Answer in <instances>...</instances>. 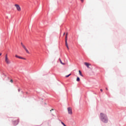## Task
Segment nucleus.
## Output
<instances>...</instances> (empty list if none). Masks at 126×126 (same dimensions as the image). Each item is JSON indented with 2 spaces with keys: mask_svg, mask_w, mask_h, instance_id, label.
Wrapping results in <instances>:
<instances>
[{
  "mask_svg": "<svg viewBox=\"0 0 126 126\" xmlns=\"http://www.w3.org/2000/svg\"><path fill=\"white\" fill-rule=\"evenodd\" d=\"M100 120L103 122V123H104L105 124H107L108 123V117H107V115L106 114L101 113L100 115Z\"/></svg>",
  "mask_w": 126,
  "mask_h": 126,
  "instance_id": "nucleus-1",
  "label": "nucleus"
},
{
  "mask_svg": "<svg viewBox=\"0 0 126 126\" xmlns=\"http://www.w3.org/2000/svg\"><path fill=\"white\" fill-rule=\"evenodd\" d=\"M65 45L68 50H69V48L68 47V45L67 44V32L66 34L65 38Z\"/></svg>",
  "mask_w": 126,
  "mask_h": 126,
  "instance_id": "nucleus-2",
  "label": "nucleus"
},
{
  "mask_svg": "<svg viewBox=\"0 0 126 126\" xmlns=\"http://www.w3.org/2000/svg\"><path fill=\"white\" fill-rule=\"evenodd\" d=\"M15 7H16L18 11H21V7H20V6L19 5V4H15Z\"/></svg>",
  "mask_w": 126,
  "mask_h": 126,
  "instance_id": "nucleus-3",
  "label": "nucleus"
},
{
  "mask_svg": "<svg viewBox=\"0 0 126 126\" xmlns=\"http://www.w3.org/2000/svg\"><path fill=\"white\" fill-rule=\"evenodd\" d=\"M67 111L69 115H72V109H71V107H68Z\"/></svg>",
  "mask_w": 126,
  "mask_h": 126,
  "instance_id": "nucleus-4",
  "label": "nucleus"
},
{
  "mask_svg": "<svg viewBox=\"0 0 126 126\" xmlns=\"http://www.w3.org/2000/svg\"><path fill=\"white\" fill-rule=\"evenodd\" d=\"M5 62L7 64H9V63H10V61L8 58H5Z\"/></svg>",
  "mask_w": 126,
  "mask_h": 126,
  "instance_id": "nucleus-5",
  "label": "nucleus"
},
{
  "mask_svg": "<svg viewBox=\"0 0 126 126\" xmlns=\"http://www.w3.org/2000/svg\"><path fill=\"white\" fill-rule=\"evenodd\" d=\"M13 123H14V126H16L18 124V123H19V120H17L16 121H14Z\"/></svg>",
  "mask_w": 126,
  "mask_h": 126,
  "instance_id": "nucleus-6",
  "label": "nucleus"
},
{
  "mask_svg": "<svg viewBox=\"0 0 126 126\" xmlns=\"http://www.w3.org/2000/svg\"><path fill=\"white\" fill-rule=\"evenodd\" d=\"M84 64H85V65H86V66H87L88 68H89V65H91V64H90V63H86V62H85V63H84Z\"/></svg>",
  "mask_w": 126,
  "mask_h": 126,
  "instance_id": "nucleus-7",
  "label": "nucleus"
},
{
  "mask_svg": "<svg viewBox=\"0 0 126 126\" xmlns=\"http://www.w3.org/2000/svg\"><path fill=\"white\" fill-rule=\"evenodd\" d=\"M59 61L61 64H63V65H64L65 64V63H63V62L62 61V60H61V58L59 59Z\"/></svg>",
  "mask_w": 126,
  "mask_h": 126,
  "instance_id": "nucleus-8",
  "label": "nucleus"
},
{
  "mask_svg": "<svg viewBox=\"0 0 126 126\" xmlns=\"http://www.w3.org/2000/svg\"><path fill=\"white\" fill-rule=\"evenodd\" d=\"M18 59H20L21 60H26V58H24L20 57V56H19Z\"/></svg>",
  "mask_w": 126,
  "mask_h": 126,
  "instance_id": "nucleus-9",
  "label": "nucleus"
},
{
  "mask_svg": "<svg viewBox=\"0 0 126 126\" xmlns=\"http://www.w3.org/2000/svg\"><path fill=\"white\" fill-rule=\"evenodd\" d=\"M24 49L25 50L26 53H27L28 54H29V51H28L27 48H26V47H25V48H24Z\"/></svg>",
  "mask_w": 126,
  "mask_h": 126,
  "instance_id": "nucleus-10",
  "label": "nucleus"
},
{
  "mask_svg": "<svg viewBox=\"0 0 126 126\" xmlns=\"http://www.w3.org/2000/svg\"><path fill=\"white\" fill-rule=\"evenodd\" d=\"M79 74L81 75V76H83V75H82V73H81V71L79 70Z\"/></svg>",
  "mask_w": 126,
  "mask_h": 126,
  "instance_id": "nucleus-11",
  "label": "nucleus"
},
{
  "mask_svg": "<svg viewBox=\"0 0 126 126\" xmlns=\"http://www.w3.org/2000/svg\"><path fill=\"white\" fill-rule=\"evenodd\" d=\"M21 46L23 47V48H24V49H25L26 47H25V46L23 44V43H21Z\"/></svg>",
  "mask_w": 126,
  "mask_h": 126,
  "instance_id": "nucleus-12",
  "label": "nucleus"
},
{
  "mask_svg": "<svg viewBox=\"0 0 126 126\" xmlns=\"http://www.w3.org/2000/svg\"><path fill=\"white\" fill-rule=\"evenodd\" d=\"M76 81H78V82L80 81V78H79V77H77V79H76Z\"/></svg>",
  "mask_w": 126,
  "mask_h": 126,
  "instance_id": "nucleus-13",
  "label": "nucleus"
},
{
  "mask_svg": "<svg viewBox=\"0 0 126 126\" xmlns=\"http://www.w3.org/2000/svg\"><path fill=\"white\" fill-rule=\"evenodd\" d=\"M70 75H71V74H70L69 75H66L65 77H69V76H70Z\"/></svg>",
  "mask_w": 126,
  "mask_h": 126,
  "instance_id": "nucleus-14",
  "label": "nucleus"
},
{
  "mask_svg": "<svg viewBox=\"0 0 126 126\" xmlns=\"http://www.w3.org/2000/svg\"><path fill=\"white\" fill-rule=\"evenodd\" d=\"M7 58H8V57H7V54H6L5 56V59H7Z\"/></svg>",
  "mask_w": 126,
  "mask_h": 126,
  "instance_id": "nucleus-15",
  "label": "nucleus"
},
{
  "mask_svg": "<svg viewBox=\"0 0 126 126\" xmlns=\"http://www.w3.org/2000/svg\"><path fill=\"white\" fill-rule=\"evenodd\" d=\"M10 82H11V83H12L13 82V80H12V79H11L10 81Z\"/></svg>",
  "mask_w": 126,
  "mask_h": 126,
  "instance_id": "nucleus-16",
  "label": "nucleus"
},
{
  "mask_svg": "<svg viewBox=\"0 0 126 126\" xmlns=\"http://www.w3.org/2000/svg\"><path fill=\"white\" fill-rule=\"evenodd\" d=\"M15 57H16V58H18L19 56H18V55H16Z\"/></svg>",
  "mask_w": 126,
  "mask_h": 126,
  "instance_id": "nucleus-17",
  "label": "nucleus"
},
{
  "mask_svg": "<svg viewBox=\"0 0 126 126\" xmlns=\"http://www.w3.org/2000/svg\"><path fill=\"white\" fill-rule=\"evenodd\" d=\"M81 1L82 2H83L84 1V0H81Z\"/></svg>",
  "mask_w": 126,
  "mask_h": 126,
  "instance_id": "nucleus-18",
  "label": "nucleus"
},
{
  "mask_svg": "<svg viewBox=\"0 0 126 126\" xmlns=\"http://www.w3.org/2000/svg\"><path fill=\"white\" fill-rule=\"evenodd\" d=\"M52 111H54V109H52L50 110V112H52Z\"/></svg>",
  "mask_w": 126,
  "mask_h": 126,
  "instance_id": "nucleus-19",
  "label": "nucleus"
},
{
  "mask_svg": "<svg viewBox=\"0 0 126 126\" xmlns=\"http://www.w3.org/2000/svg\"><path fill=\"white\" fill-rule=\"evenodd\" d=\"M18 92H20V89H18Z\"/></svg>",
  "mask_w": 126,
  "mask_h": 126,
  "instance_id": "nucleus-20",
  "label": "nucleus"
},
{
  "mask_svg": "<svg viewBox=\"0 0 126 126\" xmlns=\"http://www.w3.org/2000/svg\"><path fill=\"white\" fill-rule=\"evenodd\" d=\"M100 91H101V92H103V90L100 89Z\"/></svg>",
  "mask_w": 126,
  "mask_h": 126,
  "instance_id": "nucleus-21",
  "label": "nucleus"
},
{
  "mask_svg": "<svg viewBox=\"0 0 126 126\" xmlns=\"http://www.w3.org/2000/svg\"><path fill=\"white\" fill-rule=\"evenodd\" d=\"M65 35V32H64L63 35Z\"/></svg>",
  "mask_w": 126,
  "mask_h": 126,
  "instance_id": "nucleus-22",
  "label": "nucleus"
},
{
  "mask_svg": "<svg viewBox=\"0 0 126 126\" xmlns=\"http://www.w3.org/2000/svg\"><path fill=\"white\" fill-rule=\"evenodd\" d=\"M106 90H108V88H106Z\"/></svg>",
  "mask_w": 126,
  "mask_h": 126,
  "instance_id": "nucleus-23",
  "label": "nucleus"
},
{
  "mask_svg": "<svg viewBox=\"0 0 126 126\" xmlns=\"http://www.w3.org/2000/svg\"><path fill=\"white\" fill-rule=\"evenodd\" d=\"M1 53H0V56H1Z\"/></svg>",
  "mask_w": 126,
  "mask_h": 126,
  "instance_id": "nucleus-24",
  "label": "nucleus"
}]
</instances>
